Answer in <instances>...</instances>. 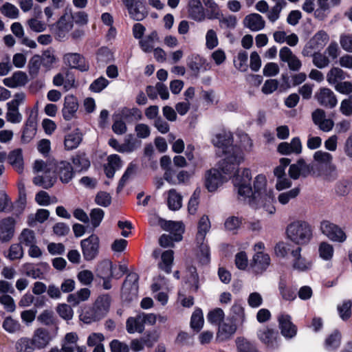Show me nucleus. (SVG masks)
Wrapping results in <instances>:
<instances>
[{
	"mask_svg": "<svg viewBox=\"0 0 352 352\" xmlns=\"http://www.w3.org/2000/svg\"><path fill=\"white\" fill-rule=\"evenodd\" d=\"M33 171L38 174L34 178L33 183L44 188H51L56 182L57 176L63 183H68L74 175L73 167L66 161L47 163L36 160L33 164Z\"/></svg>",
	"mask_w": 352,
	"mask_h": 352,
	"instance_id": "nucleus-1",
	"label": "nucleus"
},
{
	"mask_svg": "<svg viewBox=\"0 0 352 352\" xmlns=\"http://www.w3.org/2000/svg\"><path fill=\"white\" fill-rule=\"evenodd\" d=\"M232 134L229 131L219 133L212 138L214 146L225 154L221 168L226 173L234 171L236 166L244 160L243 153L237 146L232 144Z\"/></svg>",
	"mask_w": 352,
	"mask_h": 352,
	"instance_id": "nucleus-2",
	"label": "nucleus"
},
{
	"mask_svg": "<svg viewBox=\"0 0 352 352\" xmlns=\"http://www.w3.org/2000/svg\"><path fill=\"white\" fill-rule=\"evenodd\" d=\"M267 179L265 175H258L254 180V190L252 189V195H251V201H248L250 204L254 206L255 201L261 204L265 208L266 212L270 214L275 212L276 209L273 206L274 201V197L273 190L267 189Z\"/></svg>",
	"mask_w": 352,
	"mask_h": 352,
	"instance_id": "nucleus-3",
	"label": "nucleus"
},
{
	"mask_svg": "<svg viewBox=\"0 0 352 352\" xmlns=\"http://www.w3.org/2000/svg\"><path fill=\"white\" fill-rule=\"evenodd\" d=\"M287 238L297 245L307 244L313 236L311 225L305 221L296 220L289 223L286 229Z\"/></svg>",
	"mask_w": 352,
	"mask_h": 352,
	"instance_id": "nucleus-4",
	"label": "nucleus"
},
{
	"mask_svg": "<svg viewBox=\"0 0 352 352\" xmlns=\"http://www.w3.org/2000/svg\"><path fill=\"white\" fill-rule=\"evenodd\" d=\"M236 166L234 172L232 173V183L236 188L239 198L247 201H251L252 188L250 185L252 178L251 172L248 168H243L241 171L238 170Z\"/></svg>",
	"mask_w": 352,
	"mask_h": 352,
	"instance_id": "nucleus-5",
	"label": "nucleus"
},
{
	"mask_svg": "<svg viewBox=\"0 0 352 352\" xmlns=\"http://www.w3.org/2000/svg\"><path fill=\"white\" fill-rule=\"evenodd\" d=\"M221 162L219 163V168H212L206 173L205 185L210 192L215 191L221 186L228 178L232 177L234 171L226 173L221 168Z\"/></svg>",
	"mask_w": 352,
	"mask_h": 352,
	"instance_id": "nucleus-6",
	"label": "nucleus"
},
{
	"mask_svg": "<svg viewBox=\"0 0 352 352\" xmlns=\"http://www.w3.org/2000/svg\"><path fill=\"white\" fill-rule=\"evenodd\" d=\"M320 230L324 235L332 241L343 243L346 239V234L344 230L329 221H322L320 225Z\"/></svg>",
	"mask_w": 352,
	"mask_h": 352,
	"instance_id": "nucleus-7",
	"label": "nucleus"
},
{
	"mask_svg": "<svg viewBox=\"0 0 352 352\" xmlns=\"http://www.w3.org/2000/svg\"><path fill=\"white\" fill-rule=\"evenodd\" d=\"M80 247L85 261H89L94 259L99 252V237L96 234H92L88 238L80 241Z\"/></svg>",
	"mask_w": 352,
	"mask_h": 352,
	"instance_id": "nucleus-8",
	"label": "nucleus"
},
{
	"mask_svg": "<svg viewBox=\"0 0 352 352\" xmlns=\"http://www.w3.org/2000/svg\"><path fill=\"white\" fill-rule=\"evenodd\" d=\"M329 40V35L325 31L320 30L305 45L302 51V54L304 56H311L314 52L322 50L327 45Z\"/></svg>",
	"mask_w": 352,
	"mask_h": 352,
	"instance_id": "nucleus-9",
	"label": "nucleus"
},
{
	"mask_svg": "<svg viewBox=\"0 0 352 352\" xmlns=\"http://www.w3.org/2000/svg\"><path fill=\"white\" fill-rule=\"evenodd\" d=\"M130 16L135 21L143 20L147 15L144 0H122Z\"/></svg>",
	"mask_w": 352,
	"mask_h": 352,
	"instance_id": "nucleus-10",
	"label": "nucleus"
},
{
	"mask_svg": "<svg viewBox=\"0 0 352 352\" xmlns=\"http://www.w3.org/2000/svg\"><path fill=\"white\" fill-rule=\"evenodd\" d=\"M257 336L260 341L267 348L275 349L279 346L278 334L276 331L268 327H263L258 329Z\"/></svg>",
	"mask_w": 352,
	"mask_h": 352,
	"instance_id": "nucleus-11",
	"label": "nucleus"
},
{
	"mask_svg": "<svg viewBox=\"0 0 352 352\" xmlns=\"http://www.w3.org/2000/svg\"><path fill=\"white\" fill-rule=\"evenodd\" d=\"M278 327L281 335L286 339H292L297 334V327L292 322L289 314L283 313L278 316Z\"/></svg>",
	"mask_w": 352,
	"mask_h": 352,
	"instance_id": "nucleus-12",
	"label": "nucleus"
},
{
	"mask_svg": "<svg viewBox=\"0 0 352 352\" xmlns=\"http://www.w3.org/2000/svg\"><path fill=\"white\" fill-rule=\"evenodd\" d=\"M63 63L70 68L77 69L81 72H87L89 69L88 63L82 55L79 53L69 52L63 55Z\"/></svg>",
	"mask_w": 352,
	"mask_h": 352,
	"instance_id": "nucleus-13",
	"label": "nucleus"
},
{
	"mask_svg": "<svg viewBox=\"0 0 352 352\" xmlns=\"http://www.w3.org/2000/svg\"><path fill=\"white\" fill-rule=\"evenodd\" d=\"M315 98L320 105L329 109L335 107L338 103L336 94L327 87L320 88L316 93Z\"/></svg>",
	"mask_w": 352,
	"mask_h": 352,
	"instance_id": "nucleus-14",
	"label": "nucleus"
},
{
	"mask_svg": "<svg viewBox=\"0 0 352 352\" xmlns=\"http://www.w3.org/2000/svg\"><path fill=\"white\" fill-rule=\"evenodd\" d=\"M301 250L300 248L297 247L291 251V263L293 269L304 272L311 269L312 262L301 255Z\"/></svg>",
	"mask_w": 352,
	"mask_h": 352,
	"instance_id": "nucleus-15",
	"label": "nucleus"
},
{
	"mask_svg": "<svg viewBox=\"0 0 352 352\" xmlns=\"http://www.w3.org/2000/svg\"><path fill=\"white\" fill-rule=\"evenodd\" d=\"M279 57L281 61L287 63L288 67L292 71H298L302 66L300 60L287 47L280 50Z\"/></svg>",
	"mask_w": 352,
	"mask_h": 352,
	"instance_id": "nucleus-16",
	"label": "nucleus"
},
{
	"mask_svg": "<svg viewBox=\"0 0 352 352\" xmlns=\"http://www.w3.org/2000/svg\"><path fill=\"white\" fill-rule=\"evenodd\" d=\"M15 220L12 217H7L0 221V241L8 242L14 233Z\"/></svg>",
	"mask_w": 352,
	"mask_h": 352,
	"instance_id": "nucleus-17",
	"label": "nucleus"
},
{
	"mask_svg": "<svg viewBox=\"0 0 352 352\" xmlns=\"http://www.w3.org/2000/svg\"><path fill=\"white\" fill-rule=\"evenodd\" d=\"M270 265V258L267 254L263 252L255 253L253 256L252 267L256 274H261L267 270Z\"/></svg>",
	"mask_w": 352,
	"mask_h": 352,
	"instance_id": "nucleus-18",
	"label": "nucleus"
},
{
	"mask_svg": "<svg viewBox=\"0 0 352 352\" xmlns=\"http://www.w3.org/2000/svg\"><path fill=\"white\" fill-rule=\"evenodd\" d=\"M311 168L307 164L304 160H299L296 164H292L289 169V174L294 179H298L300 176L306 177L311 172Z\"/></svg>",
	"mask_w": 352,
	"mask_h": 352,
	"instance_id": "nucleus-19",
	"label": "nucleus"
},
{
	"mask_svg": "<svg viewBox=\"0 0 352 352\" xmlns=\"http://www.w3.org/2000/svg\"><path fill=\"white\" fill-rule=\"evenodd\" d=\"M78 109V103L76 98L72 95H68L65 97L62 111L63 117L66 120H72L75 116Z\"/></svg>",
	"mask_w": 352,
	"mask_h": 352,
	"instance_id": "nucleus-20",
	"label": "nucleus"
},
{
	"mask_svg": "<svg viewBox=\"0 0 352 352\" xmlns=\"http://www.w3.org/2000/svg\"><path fill=\"white\" fill-rule=\"evenodd\" d=\"M244 26L250 30L257 32L263 30L265 25V21L263 16L257 13L247 15L243 20Z\"/></svg>",
	"mask_w": 352,
	"mask_h": 352,
	"instance_id": "nucleus-21",
	"label": "nucleus"
},
{
	"mask_svg": "<svg viewBox=\"0 0 352 352\" xmlns=\"http://www.w3.org/2000/svg\"><path fill=\"white\" fill-rule=\"evenodd\" d=\"M211 227L210 221L207 215H203L197 223V232L195 241L197 244H203L206 242V236Z\"/></svg>",
	"mask_w": 352,
	"mask_h": 352,
	"instance_id": "nucleus-22",
	"label": "nucleus"
},
{
	"mask_svg": "<svg viewBox=\"0 0 352 352\" xmlns=\"http://www.w3.org/2000/svg\"><path fill=\"white\" fill-rule=\"evenodd\" d=\"M32 340L34 349H41L50 343L51 338L47 330L38 328L34 331Z\"/></svg>",
	"mask_w": 352,
	"mask_h": 352,
	"instance_id": "nucleus-23",
	"label": "nucleus"
},
{
	"mask_svg": "<svg viewBox=\"0 0 352 352\" xmlns=\"http://www.w3.org/2000/svg\"><path fill=\"white\" fill-rule=\"evenodd\" d=\"M28 81L27 74L23 72L17 71L11 76L4 78L3 83L10 88H16L25 85Z\"/></svg>",
	"mask_w": 352,
	"mask_h": 352,
	"instance_id": "nucleus-24",
	"label": "nucleus"
},
{
	"mask_svg": "<svg viewBox=\"0 0 352 352\" xmlns=\"http://www.w3.org/2000/svg\"><path fill=\"white\" fill-rule=\"evenodd\" d=\"M188 14L196 21L201 22L205 20L206 14L200 0H189Z\"/></svg>",
	"mask_w": 352,
	"mask_h": 352,
	"instance_id": "nucleus-25",
	"label": "nucleus"
},
{
	"mask_svg": "<svg viewBox=\"0 0 352 352\" xmlns=\"http://www.w3.org/2000/svg\"><path fill=\"white\" fill-rule=\"evenodd\" d=\"M139 276L136 273H130L127 275L122 286V293L136 296L138 291Z\"/></svg>",
	"mask_w": 352,
	"mask_h": 352,
	"instance_id": "nucleus-26",
	"label": "nucleus"
},
{
	"mask_svg": "<svg viewBox=\"0 0 352 352\" xmlns=\"http://www.w3.org/2000/svg\"><path fill=\"white\" fill-rule=\"evenodd\" d=\"M111 299L108 295L99 296L92 308L100 319L104 318L109 311Z\"/></svg>",
	"mask_w": 352,
	"mask_h": 352,
	"instance_id": "nucleus-27",
	"label": "nucleus"
},
{
	"mask_svg": "<svg viewBox=\"0 0 352 352\" xmlns=\"http://www.w3.org/2000/svg\"><path fill=\"white\" fill-rule=\"evenodd\" d=\"M107 162V164L104 166V172L107 177L112 178L115 172L122 166V162L120 157L116 154L109 155Z\"/></svg>",
	"mask_w": 352,
	"mask_h": 352,
	"instance_id": "nucleus-28",
	"label": "nucleus"
},
{
	"mask_svg": "<svg viewBox=\"0 0 352 352\" xmlns=\"http://www.w3.org/2000/svg\"><path fill=\"white\" fill-rule=\"evenodd\" d=\"M82 140V133L79 129L68 133L65 137L64 145L67 150H73L76 148Z\"/></svg>",
	"mask_w": 352,
	"mask_h": 352,
	"instance_id": "nucleus-29",
	"label": "nucleus"
},
{
	"mask_svg": "<svg viewBox=\"0 0 352 352\" xmlns=\"http://www.w3.org/2000/svg\"><path fill=\"white\" fill-rule=\"evenodd\" d=\"M236 326L232 322H223L219 324L217 332V339L220 341H224L229 339L236 331Z\"/></svg>",
	"mask_w": 352,
	"mask_h": 352,
	"instance_id": "nucleus-30",
	"label": "nucleus"
},
{
	"mask_svg": "<svg viewBox=\"0 0 352 352\" xmlns=\"http://www.w3.org/2000/svg\"><path fill=\"white\" fill-rule=\"evenodd\" d=\"M79 340L78 336L75 332H69L65 334L61 342L63 352H74Z\"/></svg>",
	"mask_w": 352,
	"mask_h": 352,
	"instance_id": "nucleus-31",
	"label": "nucleus"
},
{
	"mask_svg": "<svg viewBox=\"0 0 352 352\" xmlns=\"http://www.w3.org/2000/svg\"><path fill=\"white\" fill-rule=\"evenodd\" d=\"M126 329L127 332L131 334L135 332L142 333L144 329L142 316L129 318L126 322Z\"/></svg>",
	"mask_w": 352,
	"mask_h": 352,
	"instance_id": "nucleus-32",
	"label": "nucleus"
},
{
	"mask_svg": "<svg viewBox=\"0 0 352 352\" xmlns=\"http://www.w3.org/2000/svg\"><path fill=\"white\" fill-rule=\"evenodd\" d=\"M159 41V36L156 31H153L151 34L140 39L139 44L143 52H151L154 47L156 42Z\"/></svg>",
	"mask_w": 352,
	"mask_h": 352,
	"instance_id": "nucleus-33",
	"label": "nucleus"
},
{
	"mask_svg": "<svg viewBox=\"0 0 352 352\" xmlns=\"http://www.w3.org/2000/svg\"><path fill=\"white\" fill-rule=\"evenodd\" d=\"M346 78L344 72L339 67H332L327 74V81L330 85L336 86Z\"/></svg>",
	"mask_w": 352,
	"mask_h": 352,
	"instance_id": "nucleus-34",
	"label": "nucleus"
},
{
	"mask_svg": "<svg viewBox=\"0 0 352 352\" xmlns=\"http://www.w3.org/2000/svg\"><path fill=\"white\" fill-rule=\"evenodd\" d=\"M166 229L173 235L175 241H179L182 239V234L184 231V226L182 222L168 221L166 223Z\"/></svg>",
	"mask_w": 352,
	"mask_h": 352,
	"instance_id": "nucleus-35",
	"label": "nucleus"
},
{
	"mask_svg": "<svg viewBox=\"0 0 352 352\" xmlns=\"http://www.w3.org/2000/svg\"><path fill=\"white\" fill-rule=\"evenodd\" d=\"M167 204L169 209L177 210L182 206V197L175 189L168 192Z\"/></svg>",
	"mask_w": 352,
	"mask_h": 352,
	"instance_id": "nucleus-36",
	"label": "nucleus"
},
{
	"mask_svg": "<svg viewBox=\"0 0 352 352\" xmlns=\"http://www.w3.org/2000/svg\"><path fill=\"white\" fill-rule=\"evenodd\" d=\"M8 160L10 163L19 173L22 172L23 168V159L21 149L18 148L12 151L8 156Z\"/></svg>",
	"mask_w": 352,
	"mask_h": 352,
	"instance_id": "nucleus-37",
	"label": "nucleus"
},
{
	"mask_svg": "<svg viewBox=\"0 0 352 352\" xmlns=\"http://www.w3.org/2000/svg\"><path fill=\"white\" fill-rule=\"evenodd\" d=\"M173 262V251L166 250L161 255V262L159 263L158 266L162 270L168 274L171 271V267Z\"/></svg>",
	"mask_w": 352,
	"mask_h": 352,
	"instance_id": "nucleus-38",
	"label": "nucleus"
},
{
	"mask_svg": "<svg viewBox=\"0 0 352 352\" xmlns=\"http://www.w3.org/2000/svg\"><path fill=\"white\" fill-rule=\"evenodd\" d=\"M58 37L63 38L73 28V21L69 16H63L57 23Z\"/></svg>",
	"mask_w": 352,
	"mask_h": 352,
	"instance_id": "nucleus-39",
	"label": "nucleus"
},
{
	"mask_svg": "<svg viewBox=\"0 0 352 352\" xmlns=\"http://www.w3.org/2000/svg\"><path fill=\"white\" fill-rule=\"evenodd\" d=\"M120 116L128 122H132L142 118V112L138 108H124L121 110Z\"/></svg>",
	"mask_w": 352,
	"mask_h": 352,
	"instance_id": "nucleus-40",
	"label": "nucleus"
},
{
	"mask_svg": "<svg viewBox=\"0 0 352 352\" xmlns=\"http://www.w3.org/2000/svg\"><path fill=\"white\" fill-rule=\"evenodd\" d=\"M314 160L322 168L333 164L332 155L323 151H316L314 154Z\"/></svg>",
	"mask_w": 352,
	"mask_h": 352,
	"instance_id": "nucleus-41",
	"label": "nucleus"
},
{
	"mask_svg": "<svg viewBox=\"0 0 352 352\" xmlns=\"http://www.w3.org/2000/svg\"><path fill=\"white\" fill-rule=\"evenodd\" d=\"M42 65V59L41 56H33L28 63V72L32 78H35L38 76L41 66Z\"/></svg>",
	"mask_w": 352,
	"mask_h": 352,
	"instance_id": "nucleus-42",
	"label": "nucleus"
},
{
	"mask_svg": "<svg viewBox=\"0 0 352 352\" xmlns=\"http://www.w3.org/2000/svg\"><path fill=\"white\" fill-rule=\"evenodd\" d=\"M206 6L209 9L208 11L207 17L208 19H220L222 16V12L218 4L214 0H208L205 2Z\"/></svg>",
	"mask_w": 352,
	"mask_h": 352,
	"instance_id": "nucleus-43",
	"label": "nucleus"
},
{
	"mask_svg": "<svg viewBox=\"0 0 352 352\" xmlns=\"http://www.w3.org/2000/svg\"><path fill=\"white\" fill-rule=\"evenodd\" d=\"M19 240L21 244L29 247L36 243L35 233L33 230L23 229L19 235Z\"/></svg>",
	"mask_w": 352,
	"mask_h": 352,
	"instance_id": "nucleus-44",
	"label": "nucleus"
},
{
	"mask_svg": "<svg viewBox=\"0 0 352 352\" xmlns=\"http://www.w3.org/2000/svg\"><path fill=\"white\" fill-rule=\"evenodd\" d=\"M0 12L6 17L12 19H17L19 15V10L16 6L9 2H6L1 6Z\"/></svg>",
	"mask_w": 352,
	"mask_h": 352,
	"instance_id": "nucleus-45",
	"label": "nucleus"
},
{
	"mask_svg": "<svg viewBox=\"0 0 352 352\" xmlns=\"http://www.w3.org/2000/svg\"><path fill=\"white\" fill-rule=\"evenodd\" d=\"M286 4L287 3L285 0H280L269 10L267 16L270 22L274 23L279 19L280 13Z\"/></svg>",
	"mask_w": 352,
	"mask_h": 352,
	"instance_id": "nucleus-46",
	"label": "nucleus"
},
{
	"mask_svg": "<svg viewBox=\"0 0 352 352\" xmlns=\"http://www.w3.org/2000/svg\"><path fill=\"white\" fill-rule=\"evenodd\" d=\"M199 251L197 258L202 265H207L210 261V249L208 244L204 242L203 244H197Z\"/></svg>",
	"mask_w": 352,
	"mask_h": 352,
	"instance_id": "nucleus-47",
	"label": "nucleus"
},
{
	"mask_svg": "<svg viewBox=\"0 0 352 352\" xmlns=\"http://www.w3.org/2000/svg\"><path fill=\"white\" fill-rule=\"evenodd\" d=\"M50 216V212L46 209H38L36 213L28 217V224L30 226H34L36 222L43 223Z\"/></svg>",
	"mask_w": 352,
	"mask_h": 352,
	"instance_id": "nucleus-48",
	"label": "nucleus"
},
{
	"mask_svg": "<svg viewBox=\"0 0 352 352\" xmlns=\"http://www.w3.org/2000/svg\"><path fill=\"white\" fill-rule=\"evenodd\" d=\"M341 342V333L334 331L325 340V347L327 350H334L339 347Z\"/></svg>",
	"mask_w": 352,
	"mask_h": 352,
	"instance_id": "nucleus-49",
	"label": "nucleus"
},
{
	"mask_svg": "<svg viewBox=\"0 0 352 352\" xmlns=\"http://www.w3.org/2000/svg\"><path fill=\"white\" fill-rule=\"evenodd\" d=\"M140 142L133 139L132 135H130L125 140L124 142L121 144V147L119 148V152L120 153H131L135 151L138 146H140Z\"/></svg>",
	"mask_w": 352,
	"mask_h": 352,
	"instance_id": "nucleus-50",
	"label": "nucleus"
},
{
	"mask_svg": "<svg viewBox=\"0 0 352 352\" xmlns=\"http://www.w3.org/2000/svg\"><path fill=\"white\" fill-rule=\"evenodd\" d=\"M320 257L325 261L331 260L333 256V247L327 242H322L318 247Z\"/></svg>",
	"mask_w": 352,
	"mask_h": 352,
	"instance_id": "nucleus-51",
	"label": "nucleus"
},
{
	"mask_svg": "<svg viewBox=\"0 0 352 352\" xmlns=\"http://www.w3.org/2000/svg\"><path fill=\"white\" fill-rule=\"evenodd\" d=\"M351 188V182L349 179H340L336 184L335 192L338 196H346L349 193Z\"/></svg>",
	"mask_w": 352,
	"mask_h": 352,
	"instance_id": "nucleus-52",
	"label": "nucleus"
},
{
	"mask_svg": "<svg viewBox=\"0 0 352 352\" xmlns=\"http://www.w3.org/2000/svg\"><path fill=\"white\" fill-rule=\"evenodd\" d=\"M232 319L239 324H243L245 320L244 308L240 304L234 303L230 309Z\"/></svg>",
	"mask_w": 352,
	"mask_h": 352,
	"instance_id": "nucleus-53",
	"label": "nucleus"
},
{
	"mask_svg": "<svg viewBox=\"0 0 352 352\" xmlns=\"http://www.w3.org/2000/svg\"><path fill=\"white\" fill-rule=\"evenodd\" d=\"M248 53L245 51L239 52L234 59V65L240 72H245L248 69Z\"/></svg>",
	"mask_w": 352,
	"mask_h": 352,
	"instance_id": "nucleus-54",
	"label": "nucleus"
},
{
	"mask_svg": "<svg viewBox=\"0 0 352 352\" xmlns=\"http://www.w3.org/2000/svg\"><path fill=\"white\" fill-rule=\"evenodd\" d=\"M278 289L283 299L286 300H294L296 298V294L295 289L287 287L285 280L282 279L280 280Z\"/></svg>",
	"mask_w": 352,
	"mask_h": 352,
	"instance_id": "nucleus-55",
	"label": "nucleus"
},
{
	"mask_svg": "<svg viewBox=\"0 0 352 352\" xmlns=\"http://www.w3.org/2000/svg\"><path fill=\"white\" fill-rule=\"evenodd\" d=\"M104 340V336L101 333H91L87 337V344L88 346H94V348H98L101 346L103 351L104 350V346L102 343Z\"/></svg>",
	"mask_w": 352,
	"mask_h": 352,
	"instance_id": "nucleus-56",
	"label": "nucleus"
},
{
	"mask_svg": "<svg viewBox=\"0 0 352 352\" xmlns=\"http://www.w3.org/2000/svg\"><path fill=\"white\" fill-rule=\"evenodd\" d=\"M203 312L200 309H196L191 316L190 326L196 331H199L204 325Z\"/></svg>",
	"mask_w": 352,
	"mask_h": 352,
	"instance_id": "nucleus-57",
	"label": "nucleus"
},
{
	"mask_svg": "<svg viewBox=\"0 0 352 352\" xmlns=\"http://www.w3.org/2000/svg\"><path fill=\"white\" fill-rule=\"evenodd\" d=\"M311 56H312L313 58V64L319 69H324L330 63L329 58L326 55L320 52H314Z\"/></svg>",
	"mask_w": 352,
	"mask_h": 352,
	"instance_id": "nucleus-58",
	"label": "nucleus"
},
{
	"mask_svg": "<svg viewBox=\"0 0 352 352\" xmlns=\"http://www.w3.org/2000/svg\"><path fill=\"white\" fill-rule=\"evenodd\" d=\"M72 162L74 165L76 171L87 170L90 166V162L85 155H78L74 156L72 158Z\"/></svg>",
	"mask_w": 352,
	"mask_h": 352,
	"instance_id": "nucleus-59",
	"label": "nucleus"
},
{
	"mask_svg": "<svg viewBox=\"0 0 352 352\" xmlns=\"http://www.w3.org/2000/svg\"><path fill=\"white\" fill-rule=\"evenodd\" d=\"M16 350L18 352H30L34 350L32 340L28 338H21L16 343Z\"/></svg>",
	"mask_w": 352,
	"mask_h": 352,
	"instance_id": "nucleus-60",
	"label": "nucleus"
},
{
	"mask_svg": "<svg viewBox=\"0 0 352 352\" xmlns=\"http://www.w3.org/2000/svg\"><path fill=\"white\" fill-rule=\"evenodd\" d=\"M200 195L201 190L199 188H197L190 198L188 204V212L191 214H195L197 211L198 206L199 204Z\"/></svg>",
	"mask_w": 352,
	"mask_h": 352,
	"instance_id": "nucleus-61",
	"label": "nucleus"
},
{
	"mask_svg": "<svg viewBox=\"0 0 352 352\" xmlns=\"http://www.w3.org/2000/svg\"><path fill=\"white\" fill-rule=\"evenodd\" d=\"M321 175L324 179L332 182L337 179L338 174L336 166L332 164L321 169Z\"/></svg>",
	"mask_w": 352,
	"mask_h": 352,
	"instance_id": "nucleus-62",
	"label": "nucleus"
},
{
	"mask_svg": "<svg viewBox=\"0 0 352 352\" xmlns=\"http://www.w3.org/2000/svg\"><path fill=\"white\" fill-rule=\"evenodd\" d=\"M6 118L7 121L13 124L20 123L22 120V115L20 113L19 108L12 106L8 107Z\"/></svg>",
	"mask_w": 352,
	"mask_h": 352,
	"instance_id": "nucleus-63",
	"label": "nucleus"
},
{
	"mask_svg": "<svg viewBox=\"0 0 352 352\" xmlns=\"http://www.w3.org/2000/svg\"><path fill=\"white\" fill-rule=\"evenodd\" d=\"M339 110L344 116H352V95L341 101Z\"/></svg>",
	"mask_w": 352,
	"mask_h": 352,
	"instance_id": "nucleus-64",
	"label": "nucleus"
}]
</instances>
